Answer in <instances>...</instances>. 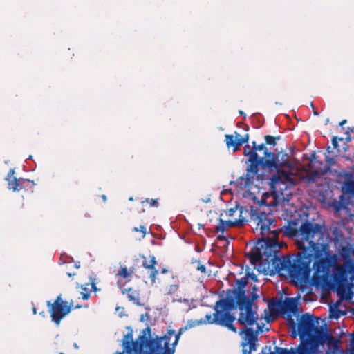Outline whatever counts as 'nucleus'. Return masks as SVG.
Segmentation results:
<instances>
[{"instance_id":"obj_8","label":"nucleus","mask_w":354,"mask_h":354,"mask_svg":"<svg viewBox=\"0 0 354 354\" xmlns=\"http://www.w3.org/2000/svg\"><path fill=\"white\" fill-rule=\"evenodd\" d=\"M72 309L73 301L68 304L66 301L62 299L61 295L57 296L50 309L52 321L57 325H59L61 320L66 316Z\"/></svg>"},{"instance_id":"obj_38","label":"nucleus","mask_w":354,"mask_h":354,"mask_svg":"<svg viewBox=\"0 0 354 354\" xmlns=\"http://www.w3.org/2000/svg\"><path fill=\"white\" fill-rule=\"evenodd\" d=\"M99 289H97V288H95V289H91V291H93V292H96L97 290H98Z\"/></svg>"},{"instance_id":"obj_29","label":"nucleus","mask_w":354,"mask_h":354,"mask_svg":"<svg viewBox=\"0 0 354 354\" xmlns=\"http://www.w3.org/2000/svg\"><path fill=\"white\" fill-rule=\"evenodd\" d=\"M332 144L334 147V148H337V146H338V142H337V138L336 137H334L333 139H332Z\"/></svg>"},{"instance_id":"obj_30","label":"nucleus","mask_w":354,"mask_h":354,"mask_svg":"<svg viewBox=\"0 0 354 354\" xmlns=\"http://www.w3.org/2000/svg\"><path fill=\"white\" fill-rule=\"evenodd\" d=\"M301 293H311L313 289H299Z\"/></svg>"},{"instance_id":"obj_17","label":"nucleus","mask_w":354,"mask_h":354,"mask_svg":"<svg viewBox=\"0 0 354 354\" xmlns=\"http://www.w3.org/2000/svg\"><path fill=\"white\" fill-rule=\"evenodd\" d=\"M286 322L289 327V330L291 331L290 336L292 338H296L297 335H299V333H298L299 324L297 326V324H296L295 319H293L292 315L290 313L287 315Z\"/></svg>"},{"instance_id":"obj_33","label":"nucleus","mask_w":354,"mask_h":354,"mask_svg":"<svg viewBox=\"0 0 354 354\" xmlns=\"http://www.w3.org/2000/svg\"><path fill=\"white\" fill-rule=\"evenodd\" d=\"M288 290H289V289H285V288H283V289H282V292H283L284 294H286V295H288V294H289Z\"/></svg>"},{"instance_id":"obj_41","label":"nucleus","mask_w":354,"mask_h":354,"mask_svg":"<svg viewBox=\"0 0 354 354\" xmlns=\"http://www.w3.org/2000/svg\"><path fill=\"white\" fill-rule=\"evenodd\" d=\"M115 354H124V351H122V352H118V353H116Z\"/></svg>"},{"instance_id":"obj_42","label":"nucleus","mask_w":354,"mask_h":354,"mask_svg":"<svg viewBox=\"0 0 354 354\" xmlns=\"http://www.w3.org/2000/svg\"><path fill=\"white\" fill-rule=\"evenodd\" d=\"M239 113H240L241 115H243V114H244V113H243V112L242 111H239Z\"/></svg>"},{"instance_id":"obj_13","label":"nucleus","mask_w":354,"mask_h":354,"mask_svg":"<svg viewBox=\"0 0 354 354\" xmlns=\"http://www.w3.org/2000/svg\"><path fill=\"white\" fill-rule=\"evenodd\" d=\"M15 171L10 169L7 175L6 180L8 181V188L13 191H19L22 187V183L25 181L24 179H17L14 177Z\"/></svg>"},{"instance_id":"obj_19","label":"nucleus","mask_w":354,"mask_h":354,"mask_svg":"<svg viewBox=\"0 0 354 354\" xmlns=\"http://www.w3.org/2000/svg\"><path fill=\"white\" fill-rule=\"evenodd\" d=\"M277 354H296V352L293 350H288L287 348H283L279 347H275Z\"/></svg>"},{"instance_id":"obj_7","label":"nucleus","mask_w":354,"mask_h":354,"mask_svg":"<svg viewBox=\"0 0 354 354\" xmlns=\"http://www.w3.org/2000/svg\"><path fill=\"white\" fill-rule=\"evenodd\" d=\"M253 147L251 148L249 145L244 147V155L248 157V161L250 162L248 170L254 174L259 171V166L262 163L263 157L259 158L257 155V151H263L264 156L268 153V150L264 144L256 145L255 142H252Z\"/></svg>"},{"instance_id":"obj_43","label":"nucleus","mask_w":354,"mask_h":354,"mask_svg":"<svg viewBox=\"0 0 354 354\" xmlns=\"http://www.w3.org/2000/svg\"><path fill=\"white\" fill-rule=\"evenodd\" d=\"M342 250H343V252H344L345 250H346V248H344L342 249Z\"/></svg>"},{"instance_id":"obj_18","label":"nucleus","mask_w":354,"mask_h":354,"mask_svg":"<svg viewBox=\"0 0 354 354\" xmlns=\"http://www.w3.org/2000/svg\"><path fill=\"white\" fill-rule=\"evenodd\" d=\"M245 335V340L247 343L253 342L257 341V336L254 333V330L251 328H245L243 331Z\"/></svg>"},{"instance_id":"obj_28","label":"nucleus","mask_w":354,"mask_h":354,"mask_svg":"<svg viewBox=\"0 0 354 354\" xmlns=\"http://www.w3.org/2000/svg\"><path fill=\"white\" fill-rule=\"evenodd\" d=\"M82 298L84 300H87L90 297V292H82Z\"/></svg>"},{"instance_id":"obj_15","label":"nucleus","mask_w":354,"mask_h":354,"mask_svg":"<svg viewBox=\"0 0 354 354\" xmlns=\"http://www.w3.org/2000/svg\"><path fill=\"white\" fill-rule=\"evenodd\" d=\"M268 308L272 315H277L283 313V301L273 299L268 304Z\"/></svg>"},{"instance_id":"obj_3","label":"nucleus","mask_w":354,"mask_h":354,"mask_svg":"<svg viewBox=\"0 0 354 354\" xmlns=\"http://www.w3.org/2000/svg\"><path fill=\"white\" fill-rule=\"evenodd\" d=\"M183 328H180L177 334L174 330H169L162 337L148 339L146 335L151 336V329L147 327L143 330V335L138 338L139 341H133L132 332L124 335L123 340L124 353L142 354L143 347L147 348L145 354H174Z\"/></svg>"},{"instance_id":"obj_9","label":"nucleus","mask_w":354,"mask_h":354,"mask_svg":"<svg viewBox=\"0 0 354 354\" xmlns=\"http://www.w3.org/2000/svg\"><path fill=\"white\" fill-rule=\"evenodd\" d=\"M226 145L228 148L234 147V152L236 151L239 147L246 143L249 140V135L245 134L242 136L238 132L235 131L234 135L227 134L225 136Z\"/></svg>"},{"instance_id":"obj_14","label":"nucleus","mask_w":354,"mask_h":354,"mask_svg":"<svg viewBox=\"0 0 354 354\" xmlns=\"http://www.w3.org/2000/svg\"><path fill=\"white\" fill-rule=\"evenodd\" d=\"M122 293L126 295L129 301L137 305H140V297L138 291L136 289H122Z\"/></svg>"},{"instance_id":"obj_1","label":"nucleus","mask_w":354,"mask_h":354,"mask_svg":"<svg viewBox=\"0 0 354 354\" xmlns=\"http://www.w3.org/2000/svg\"><path fill=\"white\" fill-rule=\"evenodd\" d=\"M295 185L292 174L282 173L274 176L271 181L272 191L263 194L259 207H250V221L256 225L263 239L246 255L250 264L259 273L271 274L275 270L281 275L287 274L292 283L299 288H306L309 283L314 288H354V284L344 286L348 273H354V263L351 261L339 265L337 254L333 252L328 243L324 242L323 226L318 223L304 222L299 227L288 226L286 232L289 236H297V244L300 251L296 255L282 256L277 254L281 248L275 240L276 230H271L275 221L272 210L281 198L279 194Z\"/></svg>"},{"instance_id":"obj_2","label":"nucleus","mask_w":354,"mask_h":354,"mask_svg":"<svg viewBox=\"0 0 354 354\" xmlns=\"http://www.w3.org/2000/svg\"><path fill=\"white\" fill-rule=\"evenodd\" d=\"M318 318L308 313L303 314L299 320L298 333L301 343L297 354H319V347L326 343L329 348L337 351L340 340L326 330V325L315 326Z\"/></svg>"},{"instance_id":"obj_23","label":"nucleus","mask_w":354,"mask_h":354,"mask_svg":"<svg viewBox=\"0 0 354 354\" xmlns=\"http://www.w3.org/2000/svg\"><path fill=\"white\" fill-rule=\"evenodd\" d=\"M255 342H256L248 343L250 346V351L248 353H247V351L244 350L243 351L244 354H250L251 351L256 350V343Z\"/></svg>"},{"instance_id":"obj_10","label":"nucleus","mask_w":354,"mask_h":354,"mask_svg":"<svg viewBox=\"0 0 354 354\" xmlns=\"http://www.w3.org/2000/svg\"><path fill=\"white\" fill-rule=\"evenodd\" d=\"M142 265L143 268L147 270L149 277L151 280V284H154L156 277L158 274V270L156 268L157 264L156 259L154 255H149V259L146 257H142Z\"/></svg>"},{"instance_id":"obj_20","label":"nucleus","mask_w":354,"mask_h":354,"mask_svg":"<svg viewBox=\"0 0 354 354\" xmlns=\"http://www.w3.org/2000/svg\"><path fill=\"white\" fill-rule=\"evenodd\" d=\"M265 140H266V144H268V145H274V146L276 145L275 138H274L272 136H266Z\"/></svg>"},{"instance_id":"obj_36","label":"nucleus","mask_w":354,"mask_h":354,"mask_svg":"<svg viewBox=\"0 0 354 354\" xmlns=\"http://www.w3.org/2000/svg\"><path fill=\"white\" fill-rule=\"evenodd\" d=\"M82 307H83L82 305H76L75 306L73 305V308H75V309L76 308H80Z\"/></svg>"},{"instance_id":"obj_16","label":"nucleus","mask_w":354,"mask_h":354,"mask_svg":"<svg viewBox=\"0 0 354 354\" xmlns=\"http://www.w3.org/2000/svg\"><path fill=\"white\" fill-rule=\"evenodd\" d=\"M286 312L292 313L294 315L297 313V304L293 299L288 298L283 302V313Z\"/></svg>"},{"instance_id":"obj_27","label":"nucleus","mask_w":354,"mask_h":354,"mask_svg":"<svg viewBox=\"0 0 354 354\" xmlns=\"http://www.w3.org/2000/svg\"><path fill=\"white\" fill-rule=\"evenodd\" d=\"M326 162L330 166H332L335 164V160H334V158H333L326 157Z\"/></svg>"},{"instance_id":"obj_22","label":"nucleus","mask_w":354,"mask_h":354,"mask_svg":"<svg viewBox=\"0 0 354 354\" xmlns=\"http://www.w3.org/2000/svg\"><path fill=\"white\" fill-rule=\"evenodd\" d=\"M133 230L134 232H141L143 234V237L146 234V227L144 225H140L139 227H134Z\"/></svg>"},{"instance_id":"obj_40","label":"nucleus","mask_w":354,"mask_h":354,"mask_svg":"<svg viewBox=\"0 0 354 354\" xmlns=\"http://www.w3.org/2000/svg\"><path fill=\"white\" fill-rule=\"evenodd\" d=\"M33 313L36 314V308H33Z\"/></svg>"},{"instance_id":"obj_21","label":"nucleus","mask_w":354,"mask_h":354,"mask_svg":"<svg viewBox=\"0 0 354 354\" xmlns=\"http://www.w3.org/2000/svg\"><path fill=\"white\" fill-rule=\"evenodd\" d=\"M89 283H86V286L91 285L92 288H96V286L97 285V279L93 277H89Z\"/></svg>"},{"instance_id":"obj_37","label":"nucleus","mask_w":354,"mask_h":354,"mask_svg":"<svg viewBox=\"0 0 354 354\" xmlns=\"http://www.w3.org/2000/svg\"><path fill=\"white\" fill-rule=\"evenodd\" d=\"M218 239H219L220 240H224V239H225V236H224V235H223V234H222V235H219V236H218Z\"/></svg>"},{"instance_id":"obj_11","label":"nucleus","mask_w":354,"mask_h":354,"mask_svg":"<svg viewBox=\"0 0 354 354\" xmlns=\"http://www.w3.org/2000/svg\"><path fill=\"white\" fill-rule=\"evenodd\" d=\"M133 273V270H128L127 267H121L120 270L115 274V278L118 285L120 287L124 286L127 282L130 281Z\"/></svg>"},{"instance_id":"obj_12","label":"nucleus","mask_w":354,"mask_h":354,"mask_svg":"<svg viewBox=\"0 0 354 354\" xmlns=\"http://www.w3.org/2000/svg\"><path fill=\"white\" fill-rule=\"evenodd\" d=\"M258 281L257 276L254 273L247 272L245 275L240 279L236 280L237 288H245L247 285L256 288L255 283Z\"/></svg>"},{"instance_id":"obj_34","label":"nucleus","mask_w":354,"mask_h":354,"mask_svg":"<svg viewBox=\"0 0 354 354\" xmlns=\"http://www.w3.org/2000/svg\"><path fill=\"white\" fill-rule=\"evenodd\" d=\"M348 131L354 133V127H348Z\"/></svg>"},{"instance_id":"obj_4","label":"nucleus","mask_w":354,"mask_h":354,"mask_svg":"<svg viewBox=\"0 0 354 354\" xmlns=\"http://www.w3.org/2000/svg\"><path fill=\"white\" fill-rule=\"evenodd\" d=\"M252 290L250 296H247L245 289H227V296L234 297L235 305L240 310L237 321L242 326H252L259 319L256 310L253 309V304L259 297L255 292L259 289Z\"/></svg>"},{"instance_id":"obj_32","label":"nucleus","mask_w":354,"mask_h":354,"mask_svg":"<svg viewBox=\"0 0 354 354\" xmlns=\"http://www.w3.org/2000/svg\"><path fill=\"white\" fill-rule=\"evenodd\" d=\"M346 122H347V120H342V121L339 122V126L342 127V126H343V125H344Z\"/></svg>"},{"instance_id":"obj_35","label":"nucleus","mask_w":354,"mask_h":354,"mask_svg":"<svg viewBox=\"0 0 354 354\" xmlns=\"http://www.w3.org/2000/svg\"><path fill=\"white\" fill-rule=\"evenodd\" d=\"M167 272H168V270H167V269H166V268H163V269L161 270V273H162V274H166Z\"/></svg>"},{"instance_id":"obj_6","label":"nucleus","mask_w":354,"mask_h":354,"mask_svg":"<svg viewBox=\"0 0 354 354\" xmlns=\"http://www.w3.org/2000/svg\"><path fill=\"white\" fill-rule=\"evenodd\" d=\"M248 212V210L243 207H236L235 208L227 209L221 214V216L227 219L221 218L219 219V223L215 227L216 232L223 234L225 231L231 227L242 226L246 221L245 217Z\"/></svg>"},{"instance_id":"obj_24","label":"nucleus","mask_w":354,"mask_h":354,"mask_svg":"<svg viewBox=\"0 0 354 354\" xmlns=\"http://www.w3.org/2000/svg\"><path fill=\"white\" fill-rule=\"evenodd\" d=\"M196 269L201 273H205L206 272L205 266L204 265H201L200 263H198Z\"/></svg>"},{"instance_id":"obj_44","label":"nucleus","mask_w":354,"mask_h":354,"mask_svg":"<svg viewBox=\"0 0 354 354\" xmlns=\"http://www.w3.org/2000/svg\"><path fill=\"white\" fill-rule=\"evenodd\" d=\"M103 199H106V196H103Z\"/></svg>"},{"instance_id":"obj_25","label":"nucleus","mask_w":354,"mask_h":354,"mask_svg":"<svg viewBox=\"0 0 354 354\" xmlns=\"http://www.w3.org/2000/svg\"><path fill=\"white\" fill-rule=\"evenodd\" d=\"M146 201L148 202L151 207H157L158 204L156 199L147 200Z\"/></svg>"},{"instance_id":"obj_31","label":"nucleus","mask_w":354,"mask_h":354,"mask_svg":"<svg viewBox=\"0 0 354 354\" xmlns=\"http://www.w3.org/2000/svg\"><path fill=\"white\" fill-rule=\"evenodd\" d=\"M348 189H354V182L349 183L348 185Z\"/></svg>"},{"instance_id":"obj_39","label":"nucleus","mask_w":354,"mask_h":354,"mask_svg":"<svg viewBox=\"0 0 354 354\" xmlns=\"http://www.w3.org/2000/svg\"><path fill=\"white\" fill-rule=\"evenodd\" d=\"M348 354H354V351L351 349Z\"/></svg>"},{"instance_id":"obj_5","label":"nucleus","mask_w":354,"mask_h":354,"mask_svg":"<svg viewBox=\"0 0 354 354\" xmlns=\"http://www.w3.org/2000/svg\"><path fill=\"white\" fill-rule=\"evenodd\" d=\"M235 308V301L233 297L227 296L225 299L217 301L215 304V313L213 317L211 315H206L205 322L208 324H215L228 328L233 332H236V328L233 322L235 317L230 313V310Z\"/></svg>"},{"instance_id":"obj_26","label":"nucleus","mask_w":354,"mask_h":354,"mask_svg":"<svg viewBox=\"0 0 354 354\" xmlns=\"http://www.w3.org/2000/svg\"><path fill=\"white\" fill-rule=\"evenodd\" d=\"M352 314L354 315V306L352 309ZM351 345L352 346V350L354 351V333L351 335Z\"/></svg>"}]
</instances>
